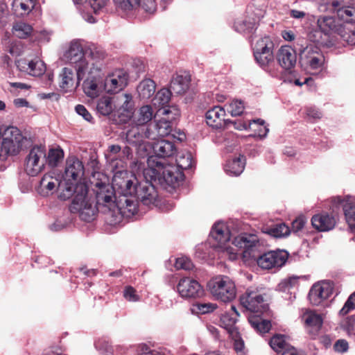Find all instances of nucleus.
Masks as SVG:
<instances>
[{"instance_id":"nucleus-1","label":"nucleus","mask_w":355,"mask_h":355,"mask_svg":"<svg viewBox=\"0 0 355 355\" xmlns=\"http://www.w3.org/2000/svg\"><path fill=\"white\" fill-rule=\"evenodd\" d=\"M95 194V200L89 194L88 186L85 182H79L74 188V197L69 207L71 212L79 213L83 220L90 222L94 219L101 206L107 207L109 210L116 208V193L112 185L97 181L92 188Z\"/></svg>"},{"instance_id":"nucleus-2","label":"nucleus","mask_w":355,"mask_h":355,"mask_svg":"<svg viewBox=\"0 0 355 355\" xmlns=\"http://www.w3.org/2000/svg\"><path fill=\"white\" fill-rule=\"evenodd\" d=\"M155 155L148 158V168L144 171L146 178L148 176L150 181H158L163 186L175 187L183 180V173L178 169L173 162H166V159H173L176 153L175 144L162 139L153 144Z\"/></svg>"},{"instance_id":"nucleus-3","label":"nucleus","mask_w":355,"mask_h":355,"mask_svg":"<svg viewBox=\"0 0 355 355\" xmlns=\"http://www.w3.org/2000/svg\"><path fill=\"white\" fill-rule=\"evenodd\" d=\"M64 56L80 76L87 71L94 73L103 68L106 53L103 48L96 44L84 46L80 41L73 40Z\"/></svg>"},{"instance_id":"nucleus-4","label":"nucleus","mask_w":355,"mask_h":355,"mask_svg":"<svg viewBox=\"0 0 355 355\" xmlns=\"http://www.w3.org/2000/svg\"><path fill=\"white\" fill-rule=\"evenodd\" d=\"M233 244L243 248L244 257L256 259L258 266L263 269L280 268L285 264L288 257L285 250L270 251L260 255L262 245L255 234L239 235L234 238Z\"/></svg>"},{"instance_id":"nucleus-5","label":"nucleus","mask_w":355,"mask_h":355,"mask_svg":"<svg viewBox=\"0 0 355 355\" xmlns=\"http://www.w3.org/2000/svg\"><path fill=\"white\" fill-rule=\"evenodd\" d=\"M113 168L112 187L119 196L116 199V206L123 217L130 218L138 209V202L133 196L138 180L136 176L126 170Z\"/></svg>"},{"instance_id":"nucleus-6","label":"nucleus","mask_w":355,"mask_h":355,"mask_svg":"<svg viewBox=\"0 0 355 355\" xmlns=\"http://www.w3.org/2000/svg\"><path fill=\"white\" fill-rule=\"evenodd\" d=\"M209 240L212 242L214 248L220 251L223 257H227L231 261L237 259L239 250L243 251V248L235 246L233 243H232L233 246L228 245L230 232L224 222L218 221L214 224L209 233Z\"/></svg>"},{"instance_id":"nucleus-7","label":"nucleus","mask_w":355,"mask_h":355,"mask_svg":"<svg viewBox=\"0 0 355 355\" xmlns=\"http://www.w3.org/2000/svg\"><path fill=\"white\" fill-rule=\"evenodd\" d=\"M158 115H162V117L155 118L153 129H146V137L148 139L155 140L168 135L172 131L173 121L180 115V111L177 106L172 105L159 110Z\"/></svg>"},{"instance_id":"nucleus-8","label":"nucleus","mask_w":355,"mask_h":355,"mask_svg":"<svg viewBox=\"0 0 355 355\" xmlns=\"http://www.w3.org/2000/svg\"><path fill=\"white\" fill-rule=\"evenodd\" d=\"M211 293L224 302L233 300L236 294L234 282L227 276H218L208 283Z\"/></svg>"},{"instance_id":"nucleus-9","label":"nucleus","mask_w":355,"mask_h":355,"mask_svg":"<svg viewBox=\"0 0 355 355\" xmlns=\"http://www.w3.org/2000/svg\"><path fill=\"white\" fill-rule=\"evenodd\" d=\"M316 44H309L299 52L301 65L309 71H321L325 64L324 55Z\"/></svg>"},{"instance_id":"nucleus-10","label":"nucleus","mask_w":355,"mask_h":355,"mask_svg":"<svg viewBox=\"0 0 355 355\" xmlns=\"http://www.w3.org/2000/svg\"><path fill=\"white\" fill-rule=\"evenodd\" d=\"M57 189L60 191V198L64 200L74 197V189L68 183H62L49 175H44L37 187L38 193L43 196L53 193Z\"/></svg>"},{"instance_id":"nucleus-11","label":"nucleus","mask_w":355,"mask_h":355,"mask_svg":"<svg viewBox=\"0 0 355 355\" xmlns=\"http://www.w3.org/2000/svg\"><path fill=\"white\" fill-rule=\"evenodd\" d=\"M240 302L243 307L254 314H261L268 309V305L265 302L262 293L257 288H248L240 296Z\"/></svg>"},{"instance_id":"nucleus-12","label":"nucleus","mask_w":355,"mask_h":355,"mask_svg":"<svg viewBox=\"0 0 355 355\" xmlns=\"http://www.w3.org/2000/svg\"><path fill=\"white\" fill-rule=\"evenodd\" d=\"M6 136L0 142V160H5L8 155L19 153L21 148V135L17 128H8Z\"/></svg>"},{"instance_id":"nucleus-13","label":"nucleus","mask_w":355,"mask_h":355,"mask_svg":"<svg viewBox=\"0 0 355 355\" xmlns=\"http://www.w3.org/2000/svg\"><path fill=\"white\" fill-rule=\"evenodd\" d=\"M46 163V153L45 147L34 146L26 157L25 171L30 176H36L44 169Z\"/></svg>"},{"instance_id":"nucleus-14","label":"nucleus","mask_w":355,"mask_h":355,"mask_svg":"<svg viewBox=\"0 0 355 355\" xmlns=\"http://www.w3.org/2000/svg\"><path fill=\"white\" fill-rule=\"evenodd\" d=\"M335 292L337 295L338 291H335L334 284L332 282L322 281L314 284L311 286L308 297L313 305L318 306Z\"/></svg>"},{"instance_id":"nucleus-15","label":"nucleus","mask_w":355,"mask_h":355,"mask_svg":"<svg viewBox=\"0 0 355 355\" xmlns=\"http://www.w3.org/2000/svg\"><path fill=\"white\" fill-rule=\"evenodd\" d=\"M86 74L79 76L78 70L75 68L64 67L59 74V85L64 92H71L79 85L80 80Z\"/></svg>"},{"instance_id":"nucleus-16","label":"nucleus","mask_w":355,"mask_h":355,"mask_svg":"<svg viewBox=\"0 0 355 355\" xmlns=\"http://www.w3.org/2000/svg\"><path fill=\"white\" fill-rule=\"evenodd\" d=\"M177 290L180 295L185 299L198 298L204 295V290L196 281L189 277H184L179 281Z\"/></svg>"},{"instance_id":"nucleus-17","label":"nucleus","mask_w":355,"mask_h":355,"mask_svg":"<svg viewBox=\"0 0 355 355\" xmlns=\"http://www.w3.org/2000/svg\"><path fill=\"white\" fill-rule=\"evenodd\" d=\"M128 83V76L123 70H116L103 80V89L107 93H117L122 90Z\"/></svg>"},{"instance_id":"nucleus-18","label":"nucleus","mask_w":355,"mask_h":355,"mask_svg":"<svg viewBox=\"0 0 355 355\" xmlns=\"http://www.w3.org/2000/svg\"><path fill=\"white\" fill-rule=\"evenodd\" d=\"M102 69L94 73L87 71V77L83 82V88L84 93L88 97L96 98L103 89V78L101 76Z\"/></svg>"},{"instance_id":"nucleus-19","label":"nucleus","mask_w":355,"mask_h":355,"mask_svg":"<svg viewBox=\"0 0 355 355\" xmlns=\"http://www.w3.org/2000/svg\"><path fill=\"white\" fill-rule=\"evenodd\" d=\"M133 196H135L137 202L139 200L144 205H150L155 202L157 198V192L153 184L146 180L141 182H138Z\"/></svg>"},{"instance_id":"nucleus-20","label":"nucleus","mask_w":355,"mask_h":355,"mask_svg":"<svg viewBox=\"0 0 355 355\" xmlns=\"http://www.w3.org/2000/svg\"><path fill=\"white\" fill-rule=\"evenodd\" d=\"M332 202L335 205L343 206L346 221L351 230L355 232V197L347 196L341 198L340 196H336L332 198Z\"/></svg>"},{"instance_id":"nucleus-21","label":"nucleus","mask_w":355,"mask_h":355,"mask_svg":"<svg viewBox=\"0 0 355 355\" xmlns=\"http://www.w3.org/2000/svg\"><path fill=\"white\" fill-rule=\"evenodd\" d=\"M276 59L279 67L285 71H291L293 69L297 62V53L290 46H281L276 53Z\"/></svg>"},{"instance_id":"nucleus-22","label":"nucleus","mask_w":355,"mask_h":355,"mask_svg":"<svg viewBox=\"0 0 355 355\" xmlns=\"http://www.w3.org/2000/svg\"><path fill=\"white\" fill-rule=\"evenodd\" d=\"M84 174V166L83 162L75 157H69L67 159L66 168L64 171V183H68L73 189L76 185L71 181H76L78 178Z\"/></svg>"},{"instance_id":"nucleus-23","label":"nucleus","mask_w":355,"mask_h":355,"mask_svg":"<svg viewBox=\"0 0 355 355\" xmlns=\"http://www.w3.org/2000/svg\"><path fill=\"white\" fill-rule=\"evenodd\" d=\"M16 64L21 71L33 76H40L46 71L44 62L38 58L31 60L21 58L16 62Z\"/></svg>"},{"instance_id":"nucleus-24","label":"nucleus","mask_w":355,"mask_h":355,"mask_svg":"<svg viewBox=\"0 0 355 355\" xmlns=\"http://www.w3.org/2000/svg\"><path fill=\"white\" fill-rule=\"evenodd\" d=\"M317 23L320 31L314 32L313 41L314 43H317V44L323 45L324 42L321 41L318 37H320L322 33L327 35L331 32L337 31L338 24L334 17L326 15L320 16L318 19Z\"/></svg>"},{"instance_id":"nucleus-25","label":"nucleus","mask_w":355,"mask_h":355,"mask_svg":"<svg viewBox=\"0 0 355 355\" xmlns=\"http://www.w3.org/2000/svg\"><path fill=\"white\" fill-rule=\"evenodd\" d=\"M115 104L117 107L115 111H116L119 116L123 117V121L132 118L134 112V102L131 94H122L118 96Z\"/></svg>"},{"instance_id":"nucleus-26","label":"nucleus","mask_w":355,"mask_h":355,"mask_svg":"<svg viewBox=\"0 0 355 355\" xmlns=\"http://www.w3.org/2000/svg\"><path fill=\"white\" fill-rule=\"evenodd\" d=\"M146 129L132 122V124L128 126L125 134L127 142L129 144L140 148L144 144V139H148L146 137Z\"/></svg>"},{"instance_id":"nucleus-27","label":"nucleus","mask_w":355,"mask_h":355,"mask_svg":"<svg viewBox=\"0 0 355 355\" xmlns=\"http://www.w3.org/2000/svg\"><path fill=\"white\" fill-rule=\"evenodd\" d=\"M225 110L220 106H214L205 114L207 124L213 128H220L225 124Z\"/></svg>"},{"instance_id":"nucleus-28","label":"nucleus","mask_w":355,"mask_h":355,"mask_svg":"<svg viewBox=\"0 0 355 355\" xmlns=\"http://www.w3.org/2000/svg\"><path fill=\"white\" fill-rule=\"evenodd\" d=\"M257 63L266 71L269 73L272 76L276 77L279 73V67L275 61L273 52L267 53V54H258L254 57Z\"/></svg>"},{"instance_id":"nucleus-29","label":"nucleus","mask_w":355,"mask_h":355,"mask_svg":"<svg viewBox=\"0 0 355 355\" xmlns=\"http://www.w3.org/2000/svg\"><path fill=\"white\" fill-rule=\"evenodd\" d=\"M312 225L320 232H328L334 229L336 225L334 217L328 214H318L311 218Z\"/></svg>"},{"instance_id":"nucleus-30","label":"nucleus","mask_w":355,"mask_h":355,"mask_svg":"<svg viewBox=\"0 0 355 355\" xmlns=\"http://www.w3.org/2000/svg\"><path fill=\"white\" fill-rule=\"evenodd\" d=\"M153 118H156L153 107L150 105H144L141 107L137 112H133L132 122L141 126V128H149L146 127V124L150 122Z\"/></svg>"},{"instance_id":"nucleus-31","label":"nucleus","mask_w":355,"mask_h":355,"mask_svg":"<svg viewBox=\"0 0 355 355\" xmlns=\"http://www.w3.org/2000/svg\"><path fill=\"white\" fill-rule=\"evenodd\" d=\"M116 107L114 98L107 96L101 97L96 104V111L102 116L110 115Z\"/></svg>"},{"instance_id":"nucleus-32","label":"nucleus","mask_w":355,"mask_h":355,"mask_svg":"<svg viewBox=\"0 0 355 355\" xmlns=\"http://www.w3.org/2000/svg\"><path fill=\"white\" fill-rule=\"evenodd\" d=\"M245 160L244 156H240L228 161L225 165V171L232 176L241 175L245 168Z\"/></svg>"},{"instance_id":"nucleus-33","label":"nucleus","mask_w":355,"mask_h":355,"mask_svg":"<svg viewBox=\"0 0 355 355\" xmlns=\"http://www.w3.org/2000/svg\"><path fill=\"white\" fill-rule=\"evenodd\" d=\"M189 79L187 76L177 75L171 81L170 89L176 94H182L189 89Z\"/></svg>"},{"instance_id":"nucleus-34","label":"nucleus","mask_w":355,"mask_h":355,"mask_svg":"<svg viewBox=\"0 0 355 355\" xmlns=\"http://www.w3.org/2000/svg\"><path fill=\"white\" fill-rule=\"evenodd\" d=\"M155 83L150 79L146 78L142 80L137 87V92L139 97L143 99H148L155 92Z\"/></svg>"},{"instance_id":"nucleus-35","label":"nucleus","mask_w":355,"mask_h":355,"mask_svg":"<svg viewBox=\"0 0 355 355\" xmlns=\"http://www.w3.org/2000/svg\"><path fill=\"white\" fill-rule=\"evenodd\" d=\"M273 49V43L269 37L265 36L259 38L255 43L253 48L254 57L258 56V54H267L272 53Z\"/></svg>"},{"instance_id":"nucleus-36","label":"nucleus","mask_w":355,"mask_h":355,"mask_svg":"<svg viewBox=\"0 0 355 355\" xmlns=\"http://www.w3.org/2000/svg\"><path fill=\"white\" fill-rule=\"evenodd\" d=\"M248 321L251 326L260 334L268 332L271 327L270 322L260 318V314H254L249 316Z\"/></svg>"},{"instance_id":"nucleus-37","label":"nucleus","mask_w":355,"mask_h":355,"mask_svg":"<svg viewBox=\"0 0 355 355\" xmlns=\"http://www.w3.org/2000/svg\"><path fill=\"white\" fill-rule=\"evenodd\" d=\"M302 320L307 327L318 331L322 325L323 319L320 314L315 311H307L302 315Z\"/></svg>"},{"instance_id":"nucleus-38","label":"nucleus","mask_w":355,"mask_h":355,"mask_svg":"<svg viewBox=\"0 0 355 355\" xmlns=\"http://www.w3.org/2000/svg\"><path fill=\"white\" fill-rule=\"evenodd\" d=\"M12 31L17 37L25 39L32 34L33 28L32 26L26 22L18 21L14 24Z\"/></svg>"},{"instance_id":"nucleus-39","label":"nucleus","mask_w":355,"mask_h":355,"mask_svg":"<svg viewBox=\"0 0 355 355\" xmlns=\"http://www.w3.org/2000/svg\"><path fill=\"white\" fill-rule=\"evenodd\" d=\"M36 0H14L12 8L21 15L28 14L35 7Z\"/></svg>"},{"instance_id":"nucleus-40","label":"nucleus","mask_w":355,"mask_h":355,"mask_svg":"<svg viewBox=\"0 0 355 355\" xmlns=\"http://www.w3.org/2000/svg\"><path fill=\"white\" fill-rule=\"evenodd\" d=\"M121 148L119 145L109 146L108 151L105 154L107 162L110 163L112 168H119V164L117 162L120 160Z\"/></svg>"},{"instance_id":"nucleus-41","label":"nucleus","mask_w":355,"mask_h":355,"mask_svg":"<svg viewBox=\"0 0 355 355\" xmlns=\"http://www.w3.org/2000/svg\"><path fill=\"white\" fill-rule=\"evenodd\" d=\"M117 9L129 12L137 8H140V0H114Z\"/></svg>"},{"instance_id":"nucleus-42","label":"nucleus","mask_w":355,"mask_h":355,"mask_svg":"<svg viewBox=\"0 0 355 355\" xmlns=\"http://www.w3.org/2000/svg\"><path fill=\"white\" fill-rule=\"evenodd\" d=\"M265 123V121L261 119L252 120L249 123V129L257 132L259 137L264 138L269 132V129Z\"/></svg>"},{"instance_id":"nucleus-43","label":"nucleus","mask_w":355,"mask_h":355,"mask_svg":"<svg viewBox=\"0 0 355 355\" xmlns=\"http://www.w3.org/2000/svg\"><path fill=\"white\" fill-rule=\"evenodd\" d=\"M265 232L273 237L279 238L288 235L290 229L284 223H279L267 227Z\"/></svg>"},{"instance_id":"nucleus-44","label":"nucleus","mask_w":355,"mask_h":355,"mask_svg":"<svg viewBox=\"0 0 355 355\" xmlns=\"http://www.w3.org/2000/svg\"><path fill=\"white\" fill-rule=\"evenodd\" d=\"M336 14L340 19L346 23L355 22V7L353 6L338 8Z\"/></svg>"},{"instance_id":"nucleus-45","label":"nucleus","mask_w":355,"mask_h":355,"mask_svg":"<svg viewBox=\"0 0 355 355\" xmlns=\"http://www.w3.org/2000/svg\"><path fill=\"white\" fill-rule=\"evenodd\" d=\"M64 152L61 148L50 149L46 156V162L51 166H56L63 159Z\"/></svg>"},{"instance_id":"nucleus-46","label":"nucleus","mask_w":355,"mask_h":355,"mask_svg":"<svg viewBox=\"0 0 355 355\" xmlns=\"http://www.w3.org/2000/svg\"><path fill=\"white\" fill-rule=\"evenodd\" d=\"M172 92L169 89L163 88L158 91L153 99L155 105L164 106L168 103Z\"/></svg>"},{"instance_id":"nucleus-47","label":"nucleus","mask_w":355,"mask_h":355,"mask_svg":"<svg viewBox=\"0 0 355 355\" xmlns=\"http://www.w3.org/2000/svg\"><path fill=\"white\" fill-rule=\"evenodd\" d=\"M270 345L277 352H283L288 347H291L285 341L284 337L282 335L274 336L270 341Z\"/></svg>"},{"instance_id":"nucleus-48","label":"nucleus","mask_w":355,"mask_h":355,"mask_svg":"<svg viewBox=\"0 0 355 355\" xmlns=\"http://www.w3.org/2000/svg\"><path fill=\"white\" fill-rule=\"evenodd\" d=\"M256 27L257 24L254 19L238 21L234 24L235 30L240 33H250L255 29Z\"/></svg>"},{"instance_id":"nucleus-49","label":"nucleus","mask_w":355,"mask_h":355,"mask_svg":"<svg viewBox=\"0 0 355 355\" xmlns=\"http://www.w3.org/2000/svg\"><path fill=\"white\" fill-rule=\"evenodd\" d=\"M177 166L182 170L189 169L193 166V158L191 153H187L182 155H180L175 159Z\"/></svg>"},{"instance_id":"nucleus-50","label":"nucleus","mask_w":355,"mask_h":355,"mask_svg":"<svg viewBox=\"0 0 355 355\" xmlns=\"http://www.w3.org/2000/svg\"><path fill=\"white\" fill-rule=\"evenodd\" d=\"M216 308L215 304L197 302L193 305L192 310L196 313L206 314L214 311Z\"/></svg>"},{"instance_id":"nucleus-51","label":"nucleus","mask_w":355,"mask_h":355,"mask_svg":"<svg viewBox=\"0 0 355 355\" xmlns=\"http://www.w3.org/2000/svg\"><path fill=\"white\" fill-rule=\"evenodd\" d=\"M237 321V318L233 316L230 313H225L222 315L220 322L223 327L230 332H233L234 326Z\"/></svg>"},{"instance_id":"nucleus-52","label":"nucleus","mask_w":355,"mask_h":355,"mask_svg":"<svg viewBox=\"0 0 355 355\" xmlns=\"http://www.w3.org/2000/svg\"><path fill=\"white\" fill-rule=\"evenodd\" d=\"M298 279L299 277H290L287 279H284L278 284V289L283 292L288 291L291 288L297 286Z\"/></svg>"},{"instance_id":"nucleus-53","label":"nucleus","mask_w":355,"mask_h":355,"mask_svg":"<svg viewBox=\"0 0 355 355\" xmlns=\"http://www.w3.org/2000/svg\"><path fill=\"white\" fill-rule=\"evenodd\" d=\"M227 110L233 116L241 115L244 110L243 102L239 100H233L229 104Z\"/></svg>"},{"instance_id":"nucleus-54","label":"nucleus","mask_w":355,"mask_h":355,"mask_svg":"<svg viewBox=\"0 0 355 355\" xmlns=\"http://www.w3.org/2000/svg\"><path fill=\"white\" fill-rule=\"evenodd\" d=\"M326 3L332 7L334 12H338V8L353 6L354 0H327Z\"/></svg>"},{"instance_id":"nucleus-55","label":"nucleus","mask_w":355,"mask_h":355,"mask_svg":"<svg viewBox=\"0 0 355 355\" xmlns=\"http://www.w3.org/2000/svg\"><path fill=\"white\" fill-rule=\"evenodd\" d=\"M87 2L93 12L98 14L105 8L109 0H87Z\"/></svg>"},{"instance_id":"nucleus-56","label":"nucleus","mask_w":355,"mask_h":355,"mask_svg":"<svg viewBox=\"0 0 355 355\" xmlns=\"http://www.w3.org/2000/svg\"><path fill=\"white\" fill-rule=\"evenodd\" d=\"M175 267L178 270L183 269L185 270H189L192 269L193 263L189 258L182 257L176 259Z\"/></svg>"},{"instance_id":"nucleus-57","label":"nucleus","mask_w":355,"mask_h":355,"mask_svg":"<svg viewBox=\"0 0 355 355\" xmlns=\"http://www.w3.org/2000/svg\"><path fill=\"white\" fill-rule=\"evenodd\" d=\"M354 309H355V292L349 297L339 313L345 315Z\"/></svg>"},{"instance_id":"nucleus-58","label":"nucleus","mask_w":355,"mask_h":355,"mask_svg":"<svg viewBox=\"0 0 355 355\" xmlns=\"http://www.w3.org/2000/svg\"><path fill=\"white\" fill-rule=\"evenodd\" d=\"M140 8L147 13L153 14L156 11V0H140Z\"/></svg>"},{"instance_id":"nucleus-59","label":"nucleus","mask_w":355,"mask_h":355,"mask_svg":"<svg viewBox=\"0 0 355 355\" xmlns=\"http://www.w3.org/2000/svg\"><path fill=\"white\" fill-rule=\"evenodd\" d=\"M96 349L103 354H112L113 352L112 347L110 345L109 342L105 339H99L95 343Z\"/></svg>"},{"instance_id":"nucleus-60","label":"nucleus","mask_w":355,"mask_h":355,"mask_svg":"<svg viewBox=\"0 0 355 355\" xmlns=\"http://www.w3.org/2000/svg\"><path fill=\"white\" fill-rule=\"evenodd\" d=\"M123 297L130 302H137L139 300V295L137 294L136 290L129 286H126L123 291Z\"/></svg>"},{"instance_id":"nucleus-61","label":"nucleus","mask_w":355,"mask_h":355,"mask_svg":"<svg viewBox=\"0 0 355 355\" xmlns=\"http://www.w3.org/2000/svg\"><path fill=\"white\" fill-rule=\"evenodd\" d=\"M76 113L81 116L85 121L94 123V119L92 114L88 112L86 107L83 105H78L75 107Z\"/></svg>"},{"instance_id":"nucleus-62","label":"nucleus","mask_w":355,"mask_h":355,"mask_svg":"<svg viewBox=\"0 0 355 355\" xmlns=\"http://www.w3.org/2000/svg\"><path fill=\"white\" fill-rule=\"evenodd\" d=\"M132 155V150L128 146H125L121 150L120 160L119 162V168H123L126 161L130 159Z\"/></svg>"},{"instance_id":"nucleus-63","label":"nucleus","mask_w":355,"mask_h":355,"mask_svg":"<svg viewBox=\"0 0 355 355\" xmlns=\"http://www.w3.org/2000/svg\"><path fill=\"white\" fill-rule=\"evenodd\" d=\"M306 115L309 119H318L321 117V113L313 107H307L306 108Z\"/></svg>"},{"instance_id":"nucleus-64","label":"nucleus","mask_w":355,"mask_h":355,"mask_svg":"<svg viewBox=\"0 0 355 355\" xmlns=\"http://www.w3.org/2000/svg\"><path fill=\"white\" fill-rule=\"evenodd\" d=\"M139 355H165L155 349H151L148 346L143 345L141 347V352Z\"/></svg>"}]
</instances>
